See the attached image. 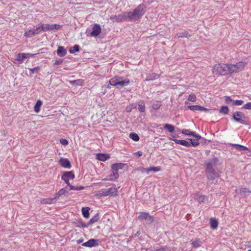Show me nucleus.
Returning <instances> with one entry per match:
<instances>
[{
  "mask_svg": "<svg viewBox=\"0 0 251 251\" xmlns=\"http://www.w3.org/2000/svg\"><path fill=\"white\" fill-rule=\"evenodd\" d=\"M146 6L144 4H139L133 11L126 12L129 22H135L139 20L145 13Z\"/></svg>",
  "mask_w": 251,
  "mask_h": 251,
  "instance_id": "1",
  "label": "nucleus"
},
{
  "mask_svg": "<svg viewBox=\"0 0 251 251\" xmlns=\"http://www.w3.org/2000/svg\"><path fill=\"white\" fill-rule=\"evenodd\" d=\"M213 73L216 75H225L231 73L229 64H217L214 65Z\"/></svg>",
  "mask_w": 251,
  "mask_h": 251,
  "instance_id": "2",
  "label": "nucleus"
},
{
  "mask_svg": "<svg viewBox=\"0 0 251 251\" xmlns=\"http://www.w3.org/2000/svg\"><path fill=\"white\" fill-rule=\"evenodd\" d=\"M98 195L100 197H115L117 195V190L115 187L108 189H101L99 191Z\"/></svg>",
  "mask_w": 251,
  "mask_h": 251,
  "instance_id": "3",
  "label": "nucleus"
},
{
  "mask_svg": "<svg viewBox=\"0 0 251 251\" xmlns=\"http://www.w3.org/2000/svg\"><path fill=\"white\" fill-rule=\"evenodd\" d=\"M229 64L230 71L231 72V74H233L242 71L243 69H244L246 65V63L243 61H240L235 64Z\"/></svg>",
  "mask_w": 251,
  "mask_h": 251,
  "instance_id": "4",
  "label": "nucleus"
},
{
  "mask_svg": "<svg viewBox=\"0 0 251 251\" xmlns=\"http://www.w3.org/2000/svg\"><path fill=\"white\" fill-rule=\"evenodd\" d=\"M232 119L238 123L245 124L246 123V118L245 115L243 112L240 111H236L233 113Z\"/></svg>",
  "mask_w": 251,
  "mask_h": 251,
  "instance_id": "5",
  "label": "nucleus"
},
{
  "mask_svg": "<svg viewBox=\"0 0 251 251\" xmlns=\"http://www.w3.org/2000/svg\"><path fill=\"white\" fill-rule=\"evenodd\" d=\"M220 165V163L218 158L210 159L206 163V170H216L217 166Z\"/></svg>",
  "mask_w": 251,
  "mask_h": 251,
  "instance_id": "6",
  "label": "nucleus"
},
{
  "mask_svg": "<svg viewBox=\"0 0 251 251\" xmlns=\"http://www.w3.org/2000/svg\"><path fill=\"white\" fill-rule=\"evenodd\" d=\"M74 178H75V175L72 171L66 172L62 175V179L68 186H70V180H73Z\"/></svg>",
  "mask_w": 251,
  "mask_h": 251,
  "instance_id": "7",
  "label": "nucleus"
},
{
  "mask_svg": "<svg viewBox=\"0 0 251 251\" xmlns=\"http://www.w3.org/2000/svg\"><path fill=\"white\" fill-rule=\"evenodd\" d=\"M42 28V30H43V32H46L47 31H52L54 30H59L60 28V25L57 24H42L40 25Z\"/></svg>",
  "mask_w": 251,
  "mask_h": 251,
  "instance_id": "8",
  "label": "nucleus"
},
{
  "mask_svg": "<svg viewBox=\"0 0 251 251\" xmlns=\"http://www.w3.org/2000/svg\"><path fill=\"white\" fill-rule=\"evenodd\" d=\"M111 19L113 20V21L117 22L129 21V19H128L126 13L125 12L122 13L121 14L112 16L111 17Z\"/></svg>",
  "mask_w": 251,
  "mask_h": 251,
  "instance_id": "9",
  "label": "nucleus"
},
{
  "mask_svg": "<svg viewBox=\"0 0 251 251\" xmlns=\"http://www.w3.org/2000/svg\"><path fill=\"white\" fill-rule=\"evenodd\" d=\"M99 240L95 239H89L87 241L83 243L81 245L83 247L88 248H93L99 246Z\"/></svg>",
  "mask_w": 251,
  "mask_h": 251,
  "instance_id": "10",
  "label": "nucleus"
},
{
  "mask_svg": "<svg viewBox=\"0 0 251 251\" xmlns=\"http://www.w3.org/2000/svg\"><path fill=\"white\" fill-rule=\"evenodd\" d=\"M207 178L209 180H214L216 178L218 177L219 175L216 170H206Z\"/></svg>",
  "mask_w": 251,
  "mask_h": 251,
  "instance_id": "11",
  "label": "nucleus"
},
{
  "mask_svg": "<svg viewBox=\"0 0 251 251\" xmlns=\"http://www.w3.org/2000/svg\"><path fill=\"white\" fill-rule=\"evenodd\" d=\"M101 31L100 25L98 24H95L93 26L92 31L91 32L90 35L94 37H97L100 34Z\"/></svg>",
  "mask_w": 251,
  "mask_h": 251,
  "instance_id": "12",
  "label": "nucleus"
},
{
  "mask_svg": "<svg viewBox=\"0 0 251 251\" xmlns=\"http://www.w3.org/2000/svg\"><path fill=\"white\" fill-rule=\"evenodd\" d=\"M61 166L66 169H70L71 167V163L68 158H60L59 161Z\"/></svg>",
  "mask_w": 251,
  "mask_h": 251,
  "instance_id": "13",
  "label": "nucleus"
},
{
  "mask_svg": "<svg viewBox=\"0 0 251 251\" xmlns=\"http://www.w3.org/2000/svg\"><path fill=\"white\" fill-rule=\"evenodd\" d=\"M188 109L193 111H208L209 109L198 105L188 106Z\"/></svg>",
  "mask_w": 251,
  "mask_h": 251,
  "instance_id": "14",
  "label": "nucleus"
},
{
  "mask_svg": "<svg viewBox=\"0 0 251 251\" xmlns=\"http://www.w3.org/2000/svg\"><path fill=\"white\" fill-rule=\"evenodd\" d=\"M138 219L140 220H148L150 223H151L153 221V218L152 216L150 215L149 213L142 212L139 215Z\"/></svg>",
  "mask_w": 251,
  "mask_h": 251,
  "instance_id": "15",
  "label": "nucleus"
},
{
  "mask_svg": "<svg viewBox=\"0 0 251 251\" xmlns=\"http://www.w3.org/2000/svg\"><path fill=\"white\" fill-rule=\"evenodd\" d=\"M129 84V79L126 78L125 79H122V77L120 78L117 88H121L124 86H127Z\"/></svg>",
  "mask_w": 251,
  "mask_h": 251,
  "instance_id": "16",
  "label": "nucleus"
},
{
  "mask_svg": "<svg viewBox=\"0 0 251 251\" xmlns=\"http://www.w3.org/2000/svg\"><path fill=\"white\" fill-rule=\"evenodd\" d=\"M125 165L123 163H116L114 164L113 165H111V170L112 172L118 173V171L120 169H122L123 166H124Z\"/></svg>",
  "mask_w": 251,
  "mask_h": 251,
  "instance_id": "17",
  "label": "nucleus"
},
{
  "mask_svg": "<svg viewBox=\"0 0 251 251\" xmlns=\"http://www.w3.org/2000/svg\"><path fill=\"white\" fill-rule=\"evenodd\" d=\"M159 78V75L156 73H149L147 75L146 79L147 81L154 80Z\"/></svg>",
  "mask_w": 251,
  "mask_h": 251,
  "instance_id": "18",
  "label": "nucleus"
},
{
  "mask_svg": "<svg viewBox=\"0 0 251 251\" xmlns=\"http://www.w3.org/2000/svg\"><path fill=\"white\" fill-rule=\"evenodd\" d=\"M99 219V216L98 213L96 214L94 216V217H92L91 219H90V221H88V223L86 224L85 226H83L84 227H88L89 226L91 225L93 223H95L98 221Z\"/></svg>",
  "mask_w": 251,
  "mask_h": 251,
  "instance_id": "19",
  "label": "nucleus"
},
{
  "mask_svg": "<svg viewBox=\"0 0 251 251\" xmlns=\"http://www.w3.org/2000/svg\"><path fill=\"white\" fill-rule=\"evenodd\" d=\"M173 141H175V142L176 144L182 145L184 147H191V144L189 143V142L186 141L185 140L175 139V140H173Z\"/></svg>",
  "mask_w": 251,
  "mask_h": 251,
  "instance_id": "20",
  "label": "nucleus"
},
{
  "mask_svg": "<svg viewBox=\"0 0 251 251\" xmlns=\"http://www.w3.org/2000/svg\"><path fill=\"white\" fill-rule=\"evenodd\" d=\"M190 36L188 32L186 31H181L176 33L175 35V38H188Z\"/></svg>",
  "mask_w": 251,
  "mask_h": 251,
  "instance_id": "21",
  "label": "nucleus"
},
{
  "mask_svg": "<svg viewBox=\"0 0 251 251\" xmlns=\"http://www.w3.org/2000/svg\"><path fill=\"white\" fill-rule=\"evenodd\" d=\"M57 53L60 57H63L66 54V50L64 47L59 46L57 48Z\"/></svg>",
  "mask_w": 251,
  "mask_h": 251,
  "instance_id": "22",
  "label": "nucleus"
},
{
  "mask_svg": "<svg viewBox=\"0 0 251 251\" xmlns=\"http://www.w3.org/2000/svg\"><path fill=\"white\" fill-rule=\"evenodd\" d=\"M109 158L110 156L108 154L99 153L97 154V158L101 161H104L107 159H109Z\"/></svg>",
  "mask_w": 251,
  "mask_h": 251,
  "instance_id": "23",
  "label": "nucleus"
},
{
  "mask_svg": "<svg viewBox=\"0 0 251 251\" xmlns=\"http://www.w3.org/2000/svg\"><path fill=\"white\" fill-rule=\"evenodd\" d=\"M205 198L206 197L203 195L197 193L194 194V200L198 201L199 202H203Z\"/></svg>",
  "mask_w": 251,
  "mask_h": 251,
  "instance_id": "24",
  "label": "nucleus"
},
{
  "mask_svg": "<svg viewBox=\"0 0 251 251\" xmlns=\"http://www.w3.org/2000/svg\"><path fill=\"white\" fill-rule=\"evenodd\" d=\"M119 173H116L114 172H112V174H109L108 176V177H109V181H114L117 179L119 178Z\"/></svg>",
  "mask_w": 251,
  "mask_h": 251,
  "instance_id": "25",
  "label": "nucleus"
},
{
  "mask_svg": "<svg viewBox=\"0 0 251 251\" xmlns=\"http://www.w3.org/2000/svg\"><path fill=\"white\" fill-rule=\"evenodd\" d=\"M120 77L115 76L109 81V83L111 86H117Z\"/></svg>",
  "mask_w": 251,
  "mask_h": 251,
  "instance_id": "26",
  "label": "nucleus"
},
{
  "mask_svg": "<svg viewBox=\"0 0 251 251\" xmlns=\"http://www.w3.org/2000/svg\"><path fill=\"white\" fill-rule=\"evenodd\" d=\"M236 192L242 195H246L247 194L251 193V192L250 190H249L247 188H240L239 190H236Z\"/></svg>",
  "mask_w": 251,
  "mask_h": 251,
  "instance_id": "27",
  "label": "nucleus"
},
{
  "mask_svg": "<svg viewBox=\"0 0 251 251\" xmlns=\"http://www.w3.org/2000/svg\"><path fill=\"white\" fill-rule=\"evenodd\" d=\"M42 105V102L40 100H37L36 104L34 106V110L36 113H39L40 110V107Z\"/></svg>",
  "mask_w": 251,
  "mask_h": 251,
  "instance_id": "28",
  "label": "nucleus"
},
{
  "mask_svg": "<svg viewBox=\"0 0 251 251\" xmlns=\"http://www.w3.org/2000/svg\"><path fill=\"white\" fill-rule=\"evenodd\" d=\"M89 208L88 207H83L81 208V212H82V215L83 217L85 218H88L89 217Z\"/></svg>",
  "mask_w": 251,
  "mask_h": 251,
  "instance_id": "29",
  "label": "nucleus"
},
{
  "mask_svg": "<svg viewBox=\"0 0 251 251\" xmlns=\"http://www.w3.org/2000/svg\"><path fill=\"white\" fill-rule=\"evenodd\" d=\"M83 81L82 79H76L73 81H70V83L75 86H82L83 85Z\"/></svg>",
  "mask_w": 251,
  "mask_h": 251,
  "instance_id": "30",
  "label": "nucleus"
},
{
  "mask_svg": "<svg viewBox=\"0 0 251 251\" xmlns=\"http://www.w3.org/2000/svg\"><path fill=\"white\" fill-rule=\"evenodd\" d=\"M210 225H211L212 228L215 230L218 226V221L216 219H210Z\"/></svg>",
  "mask_w": 251,
  "mask_h": 251,
  "instance_id": "31",
  "label": "nucleus"
},
{
  "mask_svg": "<svg viewBox=\"0 0 251 251\" xmlns=\"http://www.w3.org/2000/svg\"><path fill=\"white\" fill-rule=\"evenodd\" d=\"M232 146L234 147L235 149L237 151H247L248 148L247 147L240 145L239 144H232Z\"/></svg>",
  "mask_w": 251,
  "mask_h": 251,
  "instance_id": "32",
  "label": "nucleus"
},
{
  "mask_svg": "<svg viewBox=\"0 0 251 251\" xmlns=\"http://www.w3.org/2000/svg\"><path fill=\"white\" fill-rule=\"evenodd\" d=\"M161 168L160 166L157 167H151L150 168L147 169V174H148L150 173V171H153L154 172H157L160 171Z\"/></svg>",
  "mask_w": 251,
  "mask_h": 251,
  "instance_id": "33",
  "label": "nucleus"
},
{
  "mask_svg": "<svg viewBox=\"0 0 251 251\" xmlns=\"http://www.w3.org/2000/svg\"><path fill=\"white\" fill-rule=\"evenodd\" d=\"M26 57L25 55V53H20L17 54L16 59L18 61L22 62L24 59H26Z\"/></svg>",
  "mask_w": 251,
  "mask_h": 251,
  "instance_id": "34",
  "label": "nucleus"
},
{
  "mask_svg": "<svg viewBox=\"0 0 251 251\" xmlns=\"http://www.w3.org/2000/svg\"><path fill=\"white\" fill-rule=\"evenodd\" d=\"M191 244H192V245H193V247L194 248H197L201 247V240H200V239H196V240L192 241Z\"/></svg>",
  "mask_w": 251,
  "mask_h": 251,
  "instance_id": "35",
  "label": "nucleus"
},
{
  "mask_svg": "<svg viewBox=\"0 0 251 251\" xmlns=\"http://www.w3.org/2000/svg\"><path fill=\"white\" fill-rule=\"evenodd\" d=\"M79 50L80 47L77 45H75L70 48L69 51L70 53L73 54L78 51Z\"/></svg>",
  "mask_w": 251,
  "mask_h": 251,
  "instance_id": "36",
  "label": "nucleus"
},
{
  "mask_svg": "<svg viewBox=\"0 0 251 251\" xmlns=\"http://www.w3.org/2000/svg\"><path fill=\"white\" fill-rule=\"evenodd\" d=\"M36 33H34V31L32 29H29L28 31H25L24 33V36L26 37H31L34 35H36Z\"/></svg>",
  "mask_w": 251,
  "mask_h": 251,
  "instance_id": "37",
  "label": "nucleus"
},
{
  "mask_svg": "<svg viewBox=\"0 0 251 251\" xmlns=\"http://www.w3.org/2000/svg\"><path fill=\"white\" fill-rule=\"evenodd\" d=\"M67 192H68V189L67 187H65L64 188L61 189L59 191V192H57V193L56 194V196H55V198L60 197V196H61Z\"/></svg>",
  "mask_w": 251,
  "mask_h": 251,
  "instance_id": "38",
  "label": "nucleus"
},
{
  "mask_svg": "<svg viewBox=\"0 0 251 251\" xmlns=\"http://www.w3.org/2000/svg\"><path fill=\"white\" fill-rule=\"evenodd\" d=\"M199 140L200 139H198L197 138H196V139H189V141H190L189 142V143H190L191 146L193 147H196L199 145Z\"/></svg>",
  "mask_w": 251,
  "mask_h": 251,
  "instance_id": "39",
  "label": "nucleus"
},
{
  "mask_svg": "<svg viewBox=\"0 0 251 251\" xmlns=\"http://www.w3.org/2000/svg\"><path fill=\"white\" fill-rule=\"evenodd\" d=\"M229 112V108L227 106H223L221 107V109H220V113H223L225 115L227 114Z\"/></svg>",
  "mask_w": 251,
  "mask_h": 251,
  "instance_id": "40",
  "label": "nucleus"
},
{
  "mask_svg": "<svg viewBox=\"0 0 251 251\" xmlns=\"http://www.w3.org/2000/svg\"><path fill=\"white\" fill-rule=\"evenodd\" d=\"M129 138L132 139L134 141H138L139 140V136L137 134V133H131L129 134Z\"/></svg>",
  "mask_w": 251,
  "mask_h": 251,
  "instance_id": "41",
  "label": "nucleus"
},
{
  "mask_svg": "<svg viewBox=\"0 0 251 251\" xmlns=\"http://www.w3.org/2000/svg\"><path fill=\"white\" fill-rule=\"evenodd\" d=\"M145 103L143 101H140L139 103L138 109L140 112H144L145 111Z\"/></svg>",
  "mask_w": 251,
  "mask_h": 251,
  "instance_id": "42",
  "label": "nucleus"
},
{
  "mask_svg": "<svg viewBox=\"0 0 251 251\" xmlns=\"http://www.w3.org/2000/svg\"><path fill=\"white\" fill-rule=\"evenodd\" d=\"M164 128L168 130L170 132H173L174 130V127L173 126L170 124H166L164 126Z\"/></svg>",
  "mask_w": 251,
  "mask_h": 251,
  "instance_id": "43",
  "label": "nucleus"
},
{
  "mask_svg": "<svg viewBox=\"0 0 251 251\" xmlns=\"http://www.w3.org/2000/svg\"><path fill=\"white\" fill-rule=\"evenodd\" d=\"M166 247H154L150 251H166Z\"/></svg>",
  "mask_w": 251,
  "mask_h": 251,
  "instance_id": "44",
  "label": "nucleus"
},
{
  "mask_svg": "<svg viewBox=\"0 0 251 251\" xmlns=\"http://www.w3.org/2000/svg\"><path fill=\"white\" fill-rule=\"evenodd\" d=\"M39 67H36L32 69H29V74H30L31 75L33 74H36L39 71Z\"/></svg>",
  "mask_w": 251,
  "mask_h": 251,
  "instance_id": "45",
  "label": "nucleus"
},
{
  "mask_svg": "<svg viewBox=\"0 0 251 251\" xmlns=\"http://www.w3.org/2000/svg\"><path fill=\"white\" fill-rule=\"evenodd\" d=\"M243 103V100H234L233 102H232L231 105H237L240 106L242 105Z\"/></svg>",
  "mask_w": 251,
  "mask_h": 251,
  "instance_id": "46",
  "label": "nucleus"
},
{
  "mask_svg": "<svg viewBox=\"0 0 251 251\" xmlns=\"http://www.w3.org/2000/svg\"><path fill=\"white\" fill-rule=\"evenodd\" d=\"M225 102L228 105H231L233 101H234L233 100H232L231 98L229 96H226L225 97Z\"/></svg>",
  "mask_w": 251,
  "mask_h": 251,
  "instance_id": "47",
  "label": "nucleus"
},
{
  "mask_svg": "<svg viewBox=\"0 0 251 251\" xmlns=\"http://www.w3.org/2000/svg\"><path fill=\"white\" fill-rule=\"evenodd\" d=\"M188 100L191 102H195L196 100V96L193 94H189Z\"/></svg>",
  "mask_w": 251,
  "mask_h": 251,
  "instance_id": "48",
  "label": "nucleus"
},
{
  "mask_svg": "<svg viewBox=\"0 0 251 251\" xmlns=\"http://www.w3.org/2000/svg\"><path fill=\"white\" fill-rule=\"evenodd\" d=\"M242 109L251 110V102H248L244 104L242 107Z\"/></svg>",
  "mask_w": 251,
  "mask_h": 251,
  "instance_id": "49",
  "label": "nucleus"
},
{
  "mask_svg": "<svg viewBox=\"0 0 251 251\" xmlns=\"http://www.w3.org/2000/svg\"><path fill=\"white\" fill-rule=\"evenodd\" d=\"M70 186V190H82L83 189V187L82 186L75 187L73 185H68Z\"/></svg>",
  "mask_w": 251,
  "mask_h": 251,
  "instance_id": "50",
  "label": "nucleus"
},
{
  "mask_svg": "<svg viewBox=\"0 0 251 251\" xmlns=\"http://www.w3.org/2000/svg\"><path fill=\"white\" fill-rule=\"evenodd\" d=\"M32 30H34V33H36V34H39L41 32H43L42 28L40 25L37 27L36 28H35L34 29Z\"/></svg>",
  "mask_w": 251,
  "mask_h": 251,
  "instance_id": "51",
  "label": "nucleus"
},
{
  "mask_svg": "<svg viewBox=\"0 0 251 251\" xmlns=\"http://www.w3.org/2000/svg\"><path fill=\"white\" fill-rule=\"evenodd\" d=\"M160 107V103L159 102H157L154 103L152 105V108L153 109H158Z\"/></svg>",
  "mask_w": 251,
  "mask_h": 251,
  "instance_id": "52",
  "label": "nucleus"
},
{
  "mask_svg": "<svg viewBox=\"0 0 251 251\" xmlns=\"http://www.w3.org/2000/svg\"><path fill=\"white\" fill-rule=\"evenodd\" d=\"M191 132L192 131H191V130L189 129H182V130H181V133H182V134L186 135H188V136H190Z\"/></svg>",
  "mask_w": 251,
  "mask_h": 251,
  "instance_id": "53",
  "label": "nucleus"
},
{
  "mask_svg": "<svg viewBox=\"0 0 251 251\" xmlns=\"http://www.w3.org/2000/svg\"><path fill=\"white\" fill-rule=\"evenodd\" d=\"M190 136H194L198 139H201V135L197 134L196 132H195L194 131H191Z\"/></svg>",
  "mask_w": 251,
  "mask_h": 251,
  "instance_id": "54",
  "label": "nucleus"
},
{
  "mask_svg": "<svg viewBox=\"0 0 251 251\" xmlns=\"http://www.w3.org/2000/svg\"><path fill=\"white\" fill-rule=\"evenodd\" d=\"M60 143L61 144L66 146L68 144V140L65 139H61L60 140Z\"/></svg>",
  "mask_w": 251,
  "mask_h": 251,
  "instance_id": "55",
  "label": "nucleus"
},
{
  "mask_svg": "<svg viewBox=\"0 0 251 251\" xmlns=\"http://www.w3.org/2000/svg\"><path fill=\"white\" fill-rule=\"evenodd\" d=\"M147 169L144 168L143 167H140L137 169V170H138L139 171L141 172L142 173H144L145 172L147 173Z\"/></svg>",
  "mask_w": 251,
  "mask_h": 251,
  "instance_id": "56",
  "label": "nucleus"
},
{
  "mask_svg": "<svg viewBox=\"0 0 251 251\" xmlns=\"http://www.w3.org/2000/svg\"><path fill=\"white\" fill-rule=\"evenodd\" d=\"M36 54H32V53H25V56L27 58L29 57H34L35 55H36Z\"/></svg>",
  "mask_w": 251,
  "mask_h": 251,
  "instance_id": "57",
  "label": "nucleus"
},
{
  "mask_svg": "<svg viewBox=\"0 0 251 251\" xmlns=\"http://www.w3.org/2000/svg\"><path fill=\"white\" fill-rule=\"evenodd\" d=\"M134 155L138 157L142 156V152L141 151H138L135 153H134Z\"/></svg>",
  "mask_w": 251,
  "mask_h": 251,
  "instance_id": "58",
  "label": "nucleus"
},
{
  "mask_svg": "<svg viewBox=\"0 0 251 251\" xmlns=\"http://www.w3.org/2000/svg\"><path fill=\"white\" fill-rule=\"evenodd\" d=\"M83 239H78V240L77 241V244H80V243H82V242H83Z\"/></svg>",
  "mask_w": 251,
  "mask_h": 251,
  "instance_id": "59",
  "label": "nucleus"
},
{
  "mask_svg": "<svg viewBox=\"0 0 251 251\" xmlns=\"http://www.w3.org/2000/svg\"><path fill=\"white\" fill-rule=\"evenodd\" d=\"M102 180L103 181H108V180H109V177H107L104 178L103 179H102Z\"/></svg>",
  "mask_w": 251,
  "mask_h": 251,
  "instance_id": "60",
  "label": "nucleus"
},
{
  "mask_svg": "<svg viewBox=\"0 0 251 251\" xmlns=\"http://www.w3.org/2000/svg\"><path fill=\"white\" fill-rule=\"evenodd\" d=\"M98 184H100V186H102V185H103V183H101V182L99 183Z\"/></svg>",
  "mask_w": 251,
  "mask_h": 251,
  "instance_id": "61",
  "label": "nucleus"
},
{
  "mask_svg": "<svg viewBox=\"0 0 251 251\" xmlns=\"http://www.w3.org/2000/svg\"><path fill=\"white\" fill-rule=\"evenodd\" d=\"M187 103H188V102L185 101V104H187Z\"/></svg>",
  "mask_w": 251,
  "mask_h": 251,
  "instance_id": "62",
  "label": "nucleus"
},
{
  "mask_svg": "<svg viewBox=\"0 0 251 251\" xmlns=\"http://www.w3.org/2000/svg\"><path fill=\"white\" fill-rule=\"evenodd\" d=\"M251 251V250H249V251Z\"/></svg>",
  "mask_w": 251,
  "mask_h": 251,
  "instance_id": "63",
  "label": "nucleus"
}]
</instances>
